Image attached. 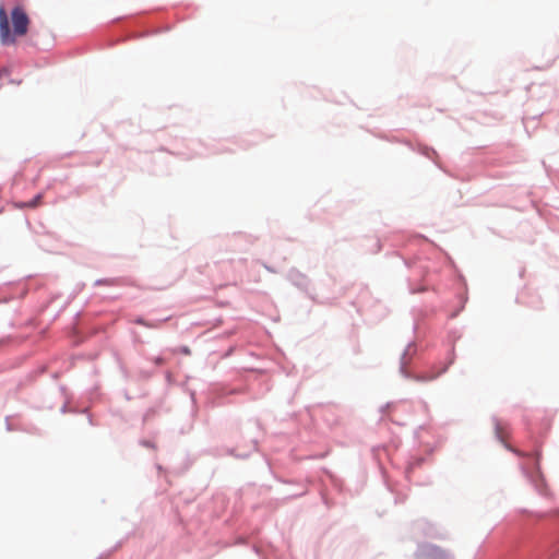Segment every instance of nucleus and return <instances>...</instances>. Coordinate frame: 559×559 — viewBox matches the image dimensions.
Listing matches in <instances>:
<instances>
[{
  "mask_svg": "<svg viewBox=\"0 0 559 559\" xmlns=\"http://www.w3.org/2000/svg\"><path fill=\"white\" fill-rule=\"evenodd\" d=\"M41 202V194H37L29 203L26 204L28 207H36Z\"/></svg>",
  "mask_w": 559,
  "mask_h": 559,
  "instance_id": "obj_2",
  "label": "nucleus"
},
{
  "mask_svg": "<svg viewBox=\"0 0 559 559\" xmlns=\"http://www.w3.org/2000/svg\"><path fill=\"white\" fill-rule=\"evenodd\" d=\"M444 559H451L449 556L443 555Z\"/></svg>",
  "mask_w": 559,
  "mask_h": 559,
  "instance_id": "obj_8",
  "label": "nucleus"
},
{
  "mask_svg": "<svg viewBox=\"0 0 559 559\" xmlns=\"http://www.w3.org/2000/svg\"><path fill=\"white\" fill-rule=\"evenodd\" d=\"M11 21L12 28L4 7L0 5V43L3 46L14 45L17 37L25 36L31 23L25 10L20 5L11 11Z\"/></svg>",
  "mask_w": 559,
  "mask_h": 559,
  "instance_id": "obj_1",
  "label": "nucleus"
},
{
  "mask_svg": "<svg viewBox=\"0 0 559 559\" xmlns=\"http://www.w3.org/2000/svg\"><path fill=\"white\" fill-rule=\"evenodd\" d=\"M135 322L138 324H142V325H146V326H152L151 324L145 323L142 319H138Z\"/></svg>",
  "mask_w": 559,
  "mask_h": 559,
  "instance_id": "obj_4",
  "label": "nucleus"
},
{
  "mask_svg": "<svg viewBox=\"0 0 559 559\" xmlns=\"http://www.w3.org/2000/svg\"><path fill=\"white\" fill-rule=\"evenodd\" d=\"M435 378V376L432 377H428V378H421L423 380H432Z\"/></svg>",
  "mask_w": 559,
  "mask_h": 559,
  "instance_id": "obj_7",
  "label": "nucleus"
},
{
  "mask_svg": "<svg viewBox=\"0 0 559 559\" xmlns=\"http://www.w3.org/2000/svg\"><path fill=\"white\" fill-rule=\"evenodd\" d=\"M156 364H158V365L163 364V359L162 358H157L156 359Z\"/></svg>",
  "mask_w": 559,
  "mask_h": 559,
  "instance_id": "obj_5",
  "label": "nucleus"
},
{
  "mask_svg": "<svg viewBox=\"0 0 559 559\" xmlns=\"http://www.w3.org/2000/svg\"><path fill=\"white\" fill-rule=\"evenodd\" d=\"M8 74H9V70H8L7 68H2V69H0V78H1L2 75H8Z\"/></svg>",
  "mask_w": 559,
  "mask_h": 559,
  "instance_id": "obj_3",
  "label": "nucleus"
},
{
  "mask_svg": "<svg viewBox=\"0 0 559 559\" xmlns=\"http://www.w3.org/2000/svg\"><path fill=\"white\" fill-rule=\"evenodd\" d=\"M183 353H185V354H189V353H190V349H189L188 347H186V348L183 349Z\"/></svg>",
  "mask_w": 559,
  "mask_h": 559,
  "instance_id": "obj_6",
  "label": "nucleus"
}]
</instances>
